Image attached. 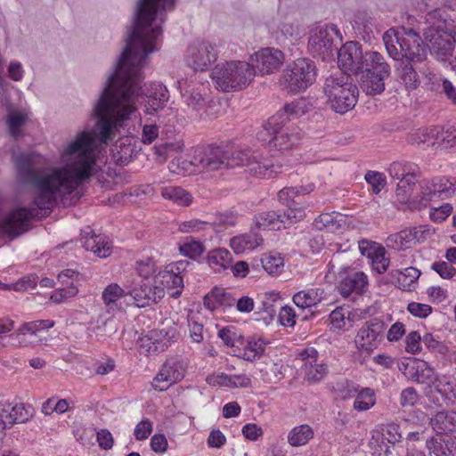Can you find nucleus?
I'll list each match as a JSON object with an SVG mask.
<instances>
[{
    "label": "nucleus",
    "mask_w": 456,
    "mask_h": 456,
    "mask_svg": "<svg viewBox=\"0 0 456 456\" xmlns=\"http://www.w3.org/2000/svg\"><path fill=\"white\" fill-rule=\"evenodd\" d=\"M174 6L175 0L137 1L135 21L128 32L126 47L92 110L101 142L113 140L120 128L137 116L136 102L140 96L143 97L144 113L151 116L163 110L168 102V91L162 84L142 85V68L148 54L157 51L164 12L173 10Z\"/></svg>",
    "instance_id": "1"
},
{
    "label": "nucleus",
    "mask_w": 456,
    "mask_h": 456,
    "mask_svg": "<svg viewBox=\"0 0 456 456\" xmlns=\"http://www.w3.org/2000/svg\"><path fill=\"white\" fill-rule=\"evenodd\" d=\"M97 159V142L90 131H82L60 151L61 166L47 169L44 157L36 152L13 155L20 181L34 191L28 207L18 206L0 222L1 232L11 237L26 232L35 218L46 216L61 200L63 205H73L80 198L77 189L92 176Z\"/></svg>",
    "instance_id": "2"
},
{
    "label": "nucleus",
    "mask_w": 456,
    "mask_h": 456,
    "mask_svg": "<svg viewBox=\"0 0 456 456\" xmlns=\"http://www.w3.org/2000/svg\"><path fill=\"white\" fill-rule=\"evenodd\" d=\"M383 41L388 55L398 61L396 72L407 90L416 89L419 77L413 64L426 59L427 49L419 35L412 28L397 31L390 28L383 35Z\"/></svg>",
    "instance_id": "3"
},
{
    "label": "nucleus",
    "mask_w": 456,
    "mask_h": 456,
    "mask_svg": "<svg viewBox=\"0 0 456 456\" xmlns=\"http://www.w3.org/2000/svg\"><path fill=\"white\" fill-rule=\"evenodd\" d=\"M255 76V67L242 61L219 63L211 72L216 88L223 92L242 90L249 86Z\"/></svg>",
    "instance_id": "4"
},
{
    "label": "nucleus",
    "mask_w": 456,
    "mask_h": 456,
    "mask_svg": "<svg viewBox=\"0 0 456 456\" xmlns=\"http://www.w3.org/2000/svg\"><path fill=\"white\" fill-rule=\"evenodd\" d=\"M323 93L330 109L345 114L354 108L359 91L348 75L338 71L325 79Z\"/></svg>",
    "instance_id": "5"
},
{
    "label": "nucleus",
    "mask_w": 456,
    "mask_h": 456,
    "mask_svg": "<svg viewBox=\"0 0 456 456\" xmlns=\"http://www.w3.org/2000/svg\"><path fill=\"white\" fill-rule=\"evenodd\" d=\"M248 153L240 150H229L219 146H198L193 150L191 163L207 171L245 164Z\"/></svg>",
    "instance_id": "6"
},
{
    "label": "nucleus",
    "mask_w": 456,
    "mask_h": 456,
    "mask_svg": "<svg viewBox=\"0 0 456 456\" xmlns=\"http://www.w3.org/2000/svg\"><path fill=\"white\" fill-rule=\"evenodd\" d=\"M316 77L314 63L308 59H297L284 70L282 85L290 93H299L310 86Z\"/></svg>",
    "instance_id": "7"
},
{
    "label": "nucleus",
    "mask_w": 456,
    "mask_h": 456,
    "mask_svg": "<svg viewBox=\"0 0 456 456\" xmlns=\"http://www.w3.org/2000/svg\"><path fill=\"white\" fill-rule=\"evenodd\" d=\"M303 208H288L283 213L267 211L255 216L256 226L259 229L281 230L305 217Z\"/></svg>",
    "instance_id": "8"
},
{
    "label": "nucleus",
    "mask_w": 456,
    "mask_h": 456,
    "mask_svg": "<svg viewBox=\"0 0 456 456\" xmlns=\"http://www.w3.org/2000/svg\"><path fill=\"white\" fill-rule=\"evenodd\" d=\"M386 330L385 322L379 319L366 322L357 331L354 338L358 349L367 352H373L384 338Z\"/></svg>",
    "instance_id": "9"
},
{
    "label": "nucleus",
    "mask_w": 456,
    "mask_h": 456,
    "mask_svg": "<svg viewBox=\"0 0 456 456\" xmlns=\"http://www.w3.org/2000/svg\"><path fill=\"white\" fill-rule=\"evenodd\" d=\"M127 295L137 307H145L157 303L164 297V289L155 284V281L141 280L127 286Z\"/></svg>",
    "instance_id": "10"
},
{
    "label": "nucleus",
    "mask_w": 456,
    "mask_h": 456,
    "mask_svg": "<svg viewBox=\"0 0 456 456\" xmlns=\"http://www.w3.org/2000/svg\"><path fill=\"white\" fill-rule=\"evenodd\" d=\"M188 265L187 261H179L167 265L154 278L155 284L161 286L164 291L167 290L173 297H178L183 289L182 273Z\"/></svg>",
    "instance_id": "11"
},
{
    "label": "nucleus",
    "mask_w": 456,
    "mask_h": 456,
    "mask_svg": "<svg viewBox=\"0 0 456 456\" xmlns=\"http://www.w3.org/2000/svg\"><path fill=\"white\" fill-rule=\"evenodd\" d=\"M217 58L216 45L202 41L191 45L188 49V64L195 71H203Z\"/></svg>",
    "instance_id": "12"
},
{
    "label": "nucleus",
    "mask_w": 456,
    "mask_h": 456,
    "mask_svg": "<svg viewBox=\"0 0 456 456\" xmlns=\"http://www.w3.org/2000/svg\"><path fill=\"white\" fill-rule=\"evenodd\" d=\"M363 59L364 53L356 42L346 43L338 52V63L344 72L360 73Z\"/></svg>",
    "instance_id": "13"
},
{
    "label": "nucleus",
    "mask_w": 456,
    "mask_h": 456,
    "mask_svg": "<svg viewBox=\"0 0 456 456\" xmlns=\"http://www.w3.org/2000/svg\"><path fill=\"white\" fill-rule=\"evenodd\" d=\"M185 369L182 362L176 360H167L153 379L151 385L155 390L165 391L173 384L184 377Z\"/></svg>",
    "instance_id": "14"
},
{
    "label": "nucleus",
    "mask_w": 456,
    "mask_h": 456,
    "mask_svg": "<svg viewBox=\"0 0 456 456\" xmlns=\"http://www.w3.org/2000/svg\"><path fill=\"white\" fill-rule=\"evenodd\" d=\"M245 164L249 173L260 178H271L278 173L281 172V165H280L273 158L262 157L260 155L252 156L249 151Z\"/></svg>",
    "instance_id": "15"
},
{
    "label": "nucleus",
    "mask_w": 456,
    "mask_h": 456,
    "mask_svg": "<svg viewBox=\"0 0 456 456\" xmlns=\"http://www.w3.org/2000/svg\"><path fill=\"white\" fill-rule=\"evenodd\" d=\"M261 75H269L277 71L284 61L281 51L274 48H263L252 57Z\"/></svg>",
    "instance_id": "16"
},
{
    "label": "nucleus",
    "mask_w": 456,
    "mask_h": 456,
    "mask_svg": "<svg viewBox=\"0 0 456 456\" xmlns=\"http://www.w3.org/2000/svg\"><path fill=\"white\" fill-rule=\"evenodd\" d=\"M425 39L430 53L438 60L444 61L452 54L453 43L450 36L429 28L425 32Z\"/></svg>",
    "instance_id": "17"
},
{
    "label": "nucleus",
    "mask_w": 456,
    "mask_h": 456,
    "mask_svg": "<svg viewBox=\"0 0 456 456\" xmlns=\"http://www.w3.org/2000/svg\"><path fill=\"white\" fill-rule=\"evenodd\" d=\"M318 353L314 348L306 349L303 354V370L305 379L310 383L321 381L327 374L325 364L318 362Z\"/></svg>",
    "instance_id": "18"
},
{
    "label": "nucleus",
    "mask_w": 456,
    "mask_h": 456,
    "mask_svg": "<svg viewBox=\"0 0 456 456\" xmlns=\"http://www.w3.org/2000/svg\"><path fill=\"white\" fill-rule=\"evenodd\" d=\"M454 191L453 183L444 178L437 177L431 182H425L420 184L419 194L420 204L426 206L435 197H440L442 194L449 195Z\"/></svg>",
    "instance_id": "19"
},
{
    "label": "nucleus",
    "mask_w": 456,
    "mask_h": 456,
    "mask_svg": "<svg viewBox=\"0 0 456 456\" xmlns=\"http://www.w3.org/2000/svg\"><path fill=\"white\" fill-rule=\"evenodd\" d=\"M307 111V106L305 100L300 99L293 101L284 105V107L271 117L266 126L273 128L275 126L285 125L291 118L303 116Z\"/></svg>",
    "instance_id": "20"
},
{
    "label": "nucleus",
    "mask_w": 456,
    "mask_h": 456,
    "mask_svg": "<svg viewBox=\"0 0 456 456\" xmlns=\"http://www.w3.org/2000/svg\"><path fill=\"white\" fill-rule=\"evenodd\" d=\"M184 102L190 110V115L193 118H213L216 115L212 111L215 104H208L206 107V99L198 91L192 90L183 94Z\"/></svg>",
    "instance_id": "21"
},
{
    "label": "nucleus",
    "mask_w": 456,
    "mask_h": 456,
    "mask_svg": "<svg viewBox=\"0 0 456 456\" xmlns=\"http://www.w3.org/2000/svg\"><path fill=\"white\" fill-rule=\"evenodd\" d=\"M332 30L328 28H316L312 31L308 41V48L314 55H325L332 51Z\"/></svg>",
    "instance_id": "22"
},
{
    "label": "nucleus",
    "mask_w": 456,
    "mask_h": 456,
    "mask_svg": "<svg viewBox=\"0 0 456 456\" xmlns=\"http://www.w3.org/2000/svg\"><path fill=\"white\" fill-rule=\"evenodd\" d=\"M175 330L173 328L152 330L145 336L143 342L147 343L146 346L150 353H156L167 347L171 340L175 338Z\"/></svg>",
    "instance_id": "23"
},
{
    "label": "nucleus",
    "mask_w": 456,
    "mask_h": 456,
    "mask_svg": "<svg viewBox=\"0 0 456 456\" xmlns=\"http://www.w3.org/2000/svg\"><path fill=\"white\" fill-rule=\"evenodd\" d=\"M429 424L436 435H449L456 433V411H440L434 414Z\"/></svg>",
    "instance_id": "24"
},
{
    "label": "nucleus",
    "mask_w": 456,
    "mask_h": 456,
    "mask_svg": "<svg viewBox=\"0 0 456 456\" xmlns=\"http://www.w3.org/2000/svg\"><path fill=\"white\" fill-rule=\"evenodd\" d=\"M360 72L390 76L391 68L381 53L376 51H368L364 53V59Z\"/></svg>",
    "instance_id": "25"
},
{
    "label": "nucleus",
    "mask_w": 456,
    "mask_h": 456,
    "mask_svg": "<svg viewBox=\"0 0 456 456\" xmlns=\"http://www.w3.org/2000/svg\"><path fill=\"white\" fill-rule=\"evenodd\" d=\"M441 132L442 127L436 126L418 128L408 134L407 141L411 144H427L428 146H434L440 144Z\"/></svg>",
    "instance_id": "26"
},
{
    "label": "nucleus",
    "mask_w": 456,
    "mask_h": 456,
    "mask_svg": "<svg viewBox=\"0 0 456 456\" xmlns=\"http://www.w3.org/2000/svg\"><path fill=\"white\" fill-rule=\"evenodd\" d=\"M367 286V275L362 272H357L343 279L339 283L338 289L344 297H347L354 292L362 294Z\"/></svg>",
    "instance_id": "27"
},
{
    "label": "nucleus",
    "mask_w": 456,
    "mask_h": 456,
    "mask_svg": "<svg viewBox=\"0 0 456 456\" xmlns=\"http://www.w3.org/2000/svg\"><path fill=\"white\" fill-rule=\"evenodd\" d=\"M91 232H85L82 238L83 247L89 251H93L99 257H106L111 253L110 241L102 235L92 234Z\"/></svg>",
    "instance_id": "28"
},
{
    "label": "nucleus",
    "mask_w": 456,
    "mask_h": 456,
    "mask_svg": "<svg viewBox=\"0 0 456 456\" xmlns=\"http://www.w3.org/2000/svg\"><path fill=\"white\" fill-rule=\"evenodd\" d=\"M283 126L284 125H279L271 128L267 127L266 124L265 125V130H267L269 134H273L271 140L273 147L281 151L291 148L299 140L297 134H289L287 130L283 129Z\"/></svg>",
    "instance_id": "29"
},
{
    "label": "nucleus",
    "mask_w": 456,
    "mask_h": 456,
    "mask_svg": "<svg viewBox=\"0 0 456 456\" xmlns=\"http://www.w3.org/2000/svg\"><path fill=\"white\" fill-rule=\"evenodd\" d=\"M416 230L405 229L389 235L386 240V245L395 250H404L411 248L418 240Z\"/></svg>",
    "instance_id": "30"
},
{
    "label": "nucleus",
    "mask_w": 456,
    "mask_h": 456,
    "mask_svg": "<svg viewBox=\"0 0 456 456\" xmlns=\"http://www.w3.org/2000/svg\"><path fill=\"white\" fill-rule=\"evenodd\" d=\"M360 86L369 95L380 94L385 90V80L389 77L386 75L360 72Z\"/></svg>",
    "instance_id": "31"
},
{
    "label": "nucleus",
    "mask_w": 456,
    "mask_h": 456,
    "mask_svg": "<svg viewBox=\"0 0 456 456\" xmlns=\"http://www.w3.org/2000/svg\"><path fill=\"white\" fill-rule=\"evenodd\" d=\"M387 171L392 178L398 179L399 181L420 175L419 166L410 161H395L390 164Z\"/></svg>",
    "instance_id": "32"
},
{
    "label": "nucleus",
    "mask_w": 456,
    "mask_h": 456,
    "mask_svg": "<svg viewBox=\"0 0 456 456\" xmlns=\"http://www.w3.org/2000/svg\"><path fill=\"white\" fill-rule=\"evenodd\" d=\"M263 241V239L256 232L241 234L233 237L230 241V246L236 254H240L246 250H253Z\"/></svg>",
    "instance_id": "33"
},
{
    "label": "nucleus",
    "mask_w": 456,
    "mask_h": 456,
    "mask_svg": "<svg viewBox=\"0 0 456 456\" xmlns=\"http://www.w3.org/2000/svg\"><path fill=\"white\" fill-rule=\"evenodd\" d=\"M434 391L454 404L456 402V379L450 375L436 376L433 380Z\"/></svg>",
    "instance_id": "34"
},
{
    "label": "nucleus",
    "mask_w": 456,
    "mask_h": 456,
    "mask_svg": "<svg viewBox=\"0 0 456 456\" xmlns=\"http://www.w3.org/2000/svg\"><path fill=\"white\" fill-rule=\"evenodd\" d=\"M310 191L305 188H297V187H287L283 188L278 192V200L281 203L286 205L288 208H303L305 210V207L302 205V202L299 200L302 194L309 193Z\"/></svg>",
    "instance_id": "35"
},
{
    "label": "nucleus",
    "mask_w": 456,
    "mask_h": 456,
    "mask_svg": "<svg viewBox=\"0 0 456 456\" xmlns=\"http://www.w3.org/2000/svg\"><path fill=\"white\" fill-rule=\"evenodd\" d=\"M323 298V290L321 289H309L301 290L293 296L295 305L302 309L309 308L319 304Z\"/></svg>",
    "instance_id": "36"
},
{
    "label": "nucleus",
    "mask_w": 456,
    "mask_h": 456,
    "mask_svg": "<svg viewBox=\"0 0 456 456\" xmlns=\"http://www.w3.org/2000/svg\"><path fill=\"white\" fill-rule=\"evenodd\" d=\"M28 120V116L25 112L8 110L6 116V125L10 134L17 139L23 135L22 127Z\"/></svg>",
    "instance_id": "37"
},
{
    "label": "nucleus",
    "mask_w": 456,
    "mask_h": 456,
    "mask_svg": "<svg viewBox=\"0 0 456 456\" xmlns=\"http://www.w3.org/2000/svg\"><path fill=\"white\" fill-rule=\"evenodd\" d=\"M265 344L263 339L250 340L243 349L233 350V354L244 360L253 362L264 354Z\"/></svg>",
    "instance_id": "38"
},
{
    "label": "nucleus",
    "mask_w": 456,
    "mask_h": 456,
    "mask_svg": "<svg viewBox=\"0 0 456 456\" xmlns=\"http://www.w3.org/2000/svg\"><path fill=\"white\" fill-rule=\"evenodd\" d=\"M235 299L222 289L216 288L205 297L204 305L207 308L214 310L218 306H231Z\"/></svg>",
    "instance_id": "39"
},
{
    "label": "nucleus",
    "mask_w": 456,
    "mask_h": 456,
    "mask_svg": "<svg viewBox=\"0 0 456 456\" xmlns=\"http://www.w3.org/2000/svg\"><path fill=\"white\" fill-rule=\"evenodd\" d=\"M163 198L172 200L174 203L187 207L192 202V196L182 187L167 186L161 189Z\"/></svg>",
    "instance_id": "40"
},
{
    "label": "nucleus",
    "mask_w": 456,
    "mask_h": 456,
    "mask_svg": "<svg viewBox=\"0 0 456 456\" xmlns=\"http://www.w3.org/2000/svg\"><path fill=\"white\" fill-rule=\"evenodd\" d=\"M314 437L313 428L306 425H299L293 428L288 435V442L290 445L298 447L306 444Z\"/></svg>",
    "instance_id": "41"
},
{
    "label": "nucleus",
    "mask_w": 456,
    "mask_h": 456,
    "mask_svg": "<svg viewBox=\"0 0 456 456\" xmlns=\"http://www.w3.org/2000/svg\"><path fill=\"white\" fill-rule=\"evenodd\" d=\"M12 346L18 347L35 346L42 342L37 337H30L28 331L25 329V323L20 326L15 332L9 335Z\"/></svg>",
    "instance_id": "42"
},
{
    "label": "nucleus",
    "mask_w": 456,
    "mask_h": 456,
    "mask_svg": "<svg viewBox=\"0 0 456 456\" xmlns=\"http://www.w3.org/2000/svg\"><path fill=\"white\" fill-rule=\"evenodd\" d=\"M208 260L211 266L224 270L231 266L232 255L227 249L219 248L208 252Z\"/></svg>",
    "instance_id": "43"
},
{
    "label": "nucleus",
    "mask_w": 456,
    "mask_h": 456,
    "mask_svg": "<svg viewBox=\"0 0 456 456\" xmlns=\"http://www.w3.org/2000/svg\"><path fill=\"white\" fill-rule=\"evenodd\" d=\"M376 403L374 391L369 387L362 388L357 393L353 407L358 411H367Z\"/></svg>",
    "instance_id": "44"
},
{
    "label": "nucleus",
    "mask_w": 456,
    "mask_h": 456,
    "mask_svg": "<svg viewBox=\"0 0 456 456\" xmlns=\"http://www.w3.org/2000/svg\"><path fill=\"white\" fill-rule=\"evenodd\" d=\"M261 262L264 269L272 275L281 273L284 266L283 258L277 252H270L262 258Z\"/></svg>",
    "instance_id": "45"
},
{
    "label": "nucleus",
    "mask_w": 456,
    "mask_h": 456,
    "mask_svg": "<svg viewBox=\"0 0 456 456\" xmlns=\"http://www.w3.org/2000/svg\"><path fill=\"white\" fill-rule=\"evenodd\" d=\"M12 412V425L15 423H25L29 420L34 415V410L31 406L23 403L11 404Z\"/></svg>",
    "instance_id": "46"
},
{
    "label": "nucleus",
    "mask_w": 456,
    "mask_h": 456,
    "mask_svg": "<svg viewBox=\"0 0 456 456\" xmlns=\"http://www.w3.org/2000/svg\"><path fill=\"white\" fill-rule=\"evenodd\" d=\"M179 250L182 255L190 258H196L200 256L204 251V246L201 242L187 238L186 240L179 246Z\"/></svg>",
    "instance_id": "47"
},
{
    "label": "nucleus",
    "mask_w": 456,
    "mask_h": 456,
    "mask_svg": "<svg viewBox=\"0 0 456 456\" xmlns=\"http://www.w3.org/2000/svg\"><path fill=\"white\" fill-rule=\"evenodd\" d=\"M370 260L371 261L372 268L380 274L387 272L390 263L389 257L387 256V251L383 246L378 248V251L374 253Z\"/></svg>",
    "instance_id": "48"
},
{
    "label": "nucleus",
    "mask_w": 456,
    "mask_h": 456,
    "mask_svg": "<svg viewBox=\"0 0 456 456\" xmlns=\"http://www.w3.org/2000/svg\"><path fill=\"white\" fill-rule=\"evenodd\" d=\"M127 295L126 291L117 283L110 284L102 292V300L107 305L116 303L119 298Z\"/></svg>",
    "instance_id": "49"
},
{
    "label": "nucleus",
    "mask_w": 456,
    "mask_h": 456,
    "mask_svg": "<svg viewBox=\"0 0 456 456\" xmlns=\"http://www.w3.org/2000/svg\"><path fill=\"white\" fill-rule=\"evenodd\" d=\"M419 270L415 267H408L401 273L398 283L403 289L411 290V285L419 279Z\"/></svg>",
    "instance_id": "50"
},
{
    "label": "nucleus",
    "mask_w": 456,
    "mask_h": 456,
    "mask_svg": "<svg viewBox=\"0 0 456 456\" xmlns=\"http://www.w3.org/2000/svg\"><path fill=\"white\" fill-rule=\"evenodd\" d=\"M418 177H411V179H402L398 182L396 187V196L402 201H407L411 196L413 187L416 184Z\"/></svg>",
    "instance_id": "51"
},
{
    "label": "nucleus",
    "mask_w": 456,
    "mask_h": 456,
    "mask_svg": "<svg viewBox=\"0 0 456 456\" xmlns=\"http://www.w3.org/2000/svg\"><path fill=\"white\" fill-rule=\"evenodd\" d=\"M280 299V296L275 292H267L264 295L261 301L260 312H264L268 317L272 318L276 314L275 303Z\"/></svg>",
    "instance_id": "52"
},
{
    "label": "nucleus",
    "mask_w": 456,
    "mask_h": 456,
    "mask_svg": "<svg viewBox=\"0 0 456 456\" xmlns=\"http://www.w3.org/2000/svg\"><path fill=\"white\" fill-rule=\"evenodd\" d=\"M211 229V224L199 219H191L180 224L179 230L182 232H200Z\"/></svg>",
    "instance_id": "53"
},
{
    "label": "nucleus",
    "mask_w": 456,
    "mask_h": 456,
    "mask_svg": "<svg viewBox=\"0 0 456 456\" xmlns=\"http://www.w3.org/2000/svg\"><path fill=\"white\" fill-rule=\"evenodd\" d=\"M54 322L51 320H38L25 322V329L28 331L30 337H37L38 333L43 330H48L53 327Z\"/></svg>",
    "instance_id": "54"
},
{
    "label": "nucleus",
    "mask_w": 456,
    "mask_h": 456,
    "mask_svg": "<svg viewBox=\"0 0 456 456\" xmlns=\"http://www.w3.org/2000/svg\"><path fill=\"white\" fill-rule=\"evenodd\" d=\"M365 180L372 187L375 193H379L386 184L384 175L376 171H368L365 175Z\"/></svg>",
    "instance_id": "55"
},
{
    "label": "nucleus",
    "mask_w": 456,
    "mask_h": 456,
    "mask_svg": "<svg viewBox=\"0 0 456 456\" xmlns=\"http://www.w3.org/2000/svg\"><path fill=\"white\" fill-rule=\"evenodd\" d=\"M432 269L443 279H452L456 274V268L449 262L438 261L432 264Z\"/></svg>",
    "instance_id": "56"
},
{
    "label": "nucleus",
    "mask_w": 456,
    "mask_h": 456,
    "mask_svg": "<svg viewBox=\"0 0 456 456\" xmlns=\"http://www.w3.org/2000/svg\"><path fill=\"white\" fill-rule=\"evenodd\" d=\"M349 309L344 307H337L330 314V323L335 329H343L346 326V320L347 319V313Z\"/></svg>",
    "instance_id": "57"
},
{
    "label": "nucleus",
    "mask_w": 456,
    "mask_h": 456,
    "mask_svg": "<svg viewBox=\"0 0 456 456\" xmlns=\"http://www.w3.org/2000/svg\"><path fill=\"white\" fill-rule=\"evenodd\" d=\"M422 338L417 331H411L408 334L405 339V350L412 354H419L420 352Z\"/></svg>",
    "instance_id": "58"
},
{
    "label": "nucleus",
    "mask_w": 456,
    "mask_h": 456,
    "mask_svg": "<svg viewBox=\"0 0 456 456\" xmlns=\"http://www.w3.org/2000/svg\"><path fill=\"white\" fill-rule=\"evenodd\" d=\"M136 270L138 274L142 277V280H148V278L155 273V264L151 258H145L137 261Z\"/></svg>",
    "instance_id": "59"
},
{
    "label": "nucleus",
    "mask_w": 456,
    "mask_h": 456,
    "mask_svg": "<svg viewBox=\"0 0 456 456\" xmlns=\"http://www.w3.org/2000/svg\"><path fill=\"white\" fill-rule=\"evenodd\" d=\"M422 343L433 352H438L440 354H445L447 352L446 346L436 339L435 337L430 333H426L422 338Z\"/></svg>",
    "instance_id": "60"
},
{
    "label": "nucleus",
    "mask_w": 456,
    "mask_h": 456,
    "mask_svg": "<svg viewBox=\"0 0 456 456\" xmlns=\"http://www.w3.org/2000/svg\"><path fill=\"white\" fill-rule=\"evenodd\" d=\"M419 400V395L413 387L403 389L400 395V403L403 407H411Z\"/></svg>",
    "instance_id": "61"
},
{
    "label": "nucleus",
    "mask_w": 456,
    "mask_h": 456,
    "mask_svg": "<svg viewBox=\"0 0 456 456\" xmlns=\"http://www.w3.org/2000/svg\"><path fill=\"white\" fill-rule=\"evenodd\" d=\"M218 337L224 341V343L231 346L232 348L236 346L237 343H240V336L237 335L236 332L232 331L229 328H224L219 330Z\"/></svg>",
    "instance_id": "62"
},
{
    "label": "nucleus",
    "mask_w": 456,
    "mask_h": 456,
    "mask_svg": "<svg viewBox=\"0 0 456 456\" xmlns=\"http://www.w3.org/2000/svg\"><path fill=\"white\" fill-rule=\"evenodd\" d=\"M279 320L281 325L293 327L296 323V313L290 306H283L279 313Z\"/></svg>",
    "instance_id": "63"
},
{
    "label": "nucleus",
    "mask_w": 456,
    "mask_h": 456,
    "mask_svg": "<svg viewBox=\"0 0 456 456\" xmlns=\"http://www.w3.org/2000/svg\"><path fill=\"white\" fill-rule=\"evenodd\" d=\"M452 207L445 203L439 208H433L430 211V218L434 222H443L452 213Z\"/></svg>",
    "instance_id": "64"
}]
</instances>
